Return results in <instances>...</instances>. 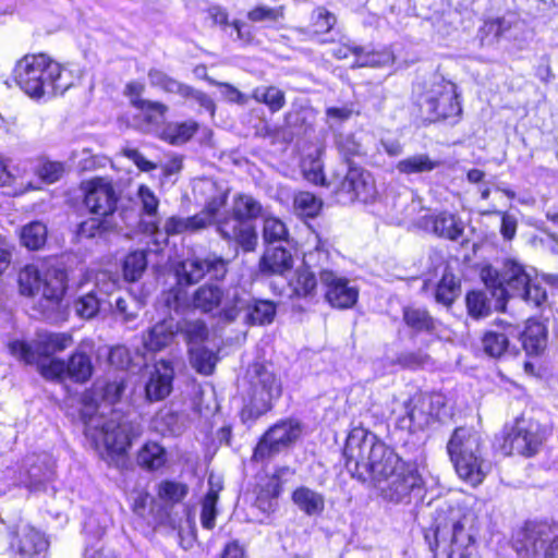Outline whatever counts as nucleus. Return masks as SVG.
Instances as JSON below:
<instances>
[{
	"mask_svg": "<svg viewBox=\"0 0 558 558\" xmlns=\"http://www.w3.org/2000/svg\"><path fill=\"white\" fill-rule=\"evenodd\" d=\"M347 471L361 482L371 480L385 500L408 502L420 493L422 476L377 436L362 427L351 429L343 449Z\"/></svg>",
	"mask_w": 558,
	"mask_h": 558,
	"instance_id": "f257e3e1",
	"label": "nucleus"
},
{
	"mask_svg": "<svg viewBox=\"0 0 558 558\" xmlns=\"http://www.w3.org/2000/svg\"><path fill=\"white\" fill-rule=\"evenodd\" d=\"M124 390V381L116 379L101 387L96 386L83 396L81 420L85 426L84 434L95 449H104L109 454H124L133 439L142 433L140 424L126 416L112 413L111 417L106 418L102 414H98V397H101L105 402L114 404L121 399Z\"/></svg>",
	"mask_w": 558,
	"mask_h": 558,
	"instance_id": "f03ea898",
	"label": "nucleus"
},
{
	"mask_svg": "<svg viewBox=\"0 0 558 558\" xmlns=\"http://www.w3.org/2000/svg\"><path fill=\"white\" fill-rule=\"evenodd\" d=\"M475 512L464 507L444 506L436 510L433 522L435 558H469L477 530Z\"/></svg>",
	"mask_w": 558,
	"mask_h": 558,
	"instance_id": "7ed1b4c3",
	"label": "nucleus"
},
{
	"mask_svg": "<svg viewBox=\"0 0 558 558\" xmlns=\"http://www.w3.org/2000/svg\"><path fill=\"white\" fill-rule=\"evenodd\" d=\"M481 277L492 295L497 299L499 310L505 308L509 298H520L536 307L547 300L545 289L533 280L524 265L514 259H505L499 267H483Z\"/></svg>",
	"mask_w": 558,
	"mask_h": 558,
	"instance_id": "20e7f679",
	"label": "nucleus"
},
{
	"mask_svg": "<svg viewBox=\"0 0 558 558\" xmlns=\"http://www.w3.org/2000/svg\"><path fill=\"white\" fill-rule=\"evenodd\" d=\"M167 306L177 313L191 306L203 314H211L223 322H234L245 303V292L239 287L222 288L214 282H206L194 290L190 303L180 289L171 290L165 300Z\"/></svg>",
	"mask_w": 558,
	"mask_h": 558,
	"instance_id": "39448f33",
	"label": "nucleus"
},
{
	"mask_svg": "<svg viewBox=\"0 0 558 558\" xmlns=\"http://www.w3.org/2000/svg\"><path fill=\"white\" fill-rule=\"evenodd\" d=\"M13 80L31 98L39 99L63 93L68 84L62 83L61 65L47 54H26L13 69Z\"/></svg>",
	"mask_w": 558,
	"mask_h": 558,
	"instance_id": "423d86ee",
	"label": "nucleus"
},
{
	"mask_svg": "<svg viewBox=\"0 0 558 558\" xmlns=\"http://www.w3.org/2000/svg\"><path fill=\"white\" fill-rule=\"evenodd\" d=\"M447 451L459 477L472 486L481 484L492 469L484 457L481 435L472 428L458 427L453 430Z\"/></svg>",
	"mask_w": 558,
	"mask_h": 558,
	"instance_id": "0eeeda50",
	"label": "nucleus"
},
{
	"mask_svg": "<svg viewBox=\"0 0 558 558\" xmlns=\"http://www.w3.org/2000/svg\"><path fill=\"white\" fill-rule=\"evenodd\" d=\"M252 371L248 400L241 412L244 422L268 412L272 401L281 395V385L272 372L262 364L253 365Z\"/></svg>",
	"mask_w": 558,
	"mask_h": 558,
	"instance_id": "6e6552de",
	"label": "nucleus"
},
{
	"mask_svg": "<svg viewBox=\"0 0 558 558\" xmlns=\"http://www.w3.org/2000/svg\"><path fill=\"white\" fill-rule=\"evenodd\" d=\"M54 462L47 454L27 457L23 470L16 474L8 468L0 478V496L5 494L10 486H24L31 492H39L53 480Z\"/></svg>",
	"mask_w": 558,
	"mask_h": 558,
	"instance_id": "1a4fd4ad",
	"label": "nucleus"
},
{
	"mask_svg": "<svg viewBox=\"0 0 558 558\" xmlns=\"http://www.w3.org/2000/svg\"><path fill=\"white\" fill-rule=\"evenodd\" d=\"M21 293L28 296L41 294L52 304H57L66 290V274L63 269L48 268L41 274L34 265H26L19 272Z\"/></svg>",
	"mask_w": 558,
	"mask_h": 558,
	"instance_id": "9d476101",
	"label": "nucleus"
},
{
	"mask_svg": "<svg viewBox=\"0 0 558 558\" xmlns=\"http://www.w3.org/2000/svg\"><path fill=\"white\" fill-rule=\"evenodd\" d=\"M445 404L441 395L416 393L403 403L404 415L398 418V427L410 433L424 430L440 420Z\"/></svg>",
	"mask_w": 558,
	"mask_h": 558,
	"instance_id": "9b49d317",
	"label": "nucleus"
},
{
	"mask_svg": "<svg viewBox=\"0 0 558 558\" xmlns=\"http://www.w3.org/2000/svg\"><path fill=\"white\" fill-rule=\"evenodd\" d=\"M421 112L430 122L457 118L462 112L458 100L457 86L440 78L423 95Z\"/></svg>",
	"mask_w": 558,
	"mask_h": 558,
	"instance_id": "f8f14e48",
	"label": "nucleus"
},
{
	"mask_svg": "<svg viewBox=\"0 0 558 558\" xmlns=\"http://www.w3.org/2000/svg\"><path fill=\"white\" fill-rule=\"evenodd\" d=\"M302 424L294 418L281 420L260 437L254 448L252 459L265 461L290 448L302 435Z\"/></svg>",
	"mask_w": 558,
	"mask_h": 558,
	"instance_id": "ddd939ff",
	"label": "nucleus"
},
{
	"mask_svg": "<svg viewBox=\"0 0 558 558\" xmlns=\"http://www.w3.org/2000/svg\"><path fill=\"white\" fill-rule=\"evenodd\" d=\"M229 260L216 253L204 257L186 258L177 266L179 286L195 284L209 275L213 280L221 281L228 272Z\"/></svg>",
	"mask_w": 558,
	"mask_h": 558,
	"instance_id": "4468645a",
	"label": "nucleus"
},
{
	"mask_svg": "<svg viewBox=\"0 0 558 558\" xmlns=\"http://www.w3.org/2000/svg\"><path fill=\"white\" fill-rule=\"evenodd\" d=\"M335 193L341 204H350L354 201L368 203L375 199L377 189L369 171L349 165L347 173L335 187Z\"/></svg>",
	"mask_w": 558,
	"mask_h": 558,
	"instance_id": "2eb2a0df",
	"label": "nucleus"
},
{
	"mask_svg": "<svg viewBox=\"0 0 558 558\" xmlns=\"http://www.w3.org/2000/svg\"><path fill=\"white\" fill-rule=\"evenodd\" d=\"M81 189L84 192V204L90 214L114 217L119 197L111 180L96 177L82 182Z\"/></svg>",
	"mask_w": 558,
	"mask_h": 558,
	"instance_id": "dca6fc26",
	"label": "nucleus"
},
{
	"mask_svg": "<svg viewBox=\"0 0 558 558\" xmlns=\"http://www.w3.org/2000/svg\"><path fill=\"white\" fill-rule=\"evenodd\" d=\"M73 344V338L66 332H46L38 336L36 350L23 341H13L9 344L11 354L27 364L37 362V355L49 356L61 352Z\"/></svg>",
	"mask_w": 558,
	"mask_h": 558,
	"instance_id": "f3484780",
	"label": "nucleus"
},
{
	"mask_svg": "<svg viewBox=\"0 0 558 558\" xmlns=\"http://www.w3.org/2000/svg\"><path fill=\"white\" fill-rule=\"evenodd\" d=\"M543 442L539 425L536 422L519 418L505 437L502 449L508 454L534 456Z\"/></svg>",
	"mask_w": 558,
	"mask_h": 558,
	"instance_id": "a211bd4d",
	"label": "nucleus"
},
{
	"mask_svg": "<svg viewBox=\"0 0 558 558\" xmlns=\"http://www.w3.org/2000/svg\"><path fill=\"white\" fill-rule=\"evenodd\" d=\"M551 536V529L545 524L527 525L513 543L518 558H545Z\"/></svg>",
	"mask_w": 558,
	"mask_h": 558,
	"instance_id": "6ab92c4d",
	"label": "nucleus"
},
{
	"mask_svg": "<svg viewBox=\"0 0 558 558\" xmlns=\"http://www.w3.org/2000/svg\"><path fill=\"white\" fill-rule=\"evenodd\" d=\"M217 233L227 241H234L242 246L244 251H253L256 245V233L254 228L236 216L225 214L214 220Z\"/></svg>",
	"mask_w": 558,
	"mask_h": 558,
	"instance_id": "aec40b11",
	"label": "nucleus"
},
{
	"mask_svg": "<svg viewBox=\"0 0 558 558\" xmlns=\"http://www.w3.org/2000/svg\"><path fill=\"white\" fill-rule=\"evenodd\" d=\"M319 278L322 284L326 288V300L332 307L350 308L356 303L357 289L351 287L348 279L327 269L319 272Z\"/></svg>",
	"mask_w": 558,
	"mask_h": 558,
	"instance_id": "412c9836",
	"label": "nucleus"
},
{
	"mask_svg": "<svg viewBox=\"0 0 558 558\" xmlns=\"http://www.w3.org/2000/svg\"><path fill=\"white\" fill-rule=\"evenodd\" d=\"M48 548L45 536L34 527L24 525L12 535L10 549L19 558H33L44 554Z\"/></svg>",
	"mask_w": 558,
	"mask_h": 558,
	"instance_id": "4be33fe9",
	"label": "nucleus"
},
{
	"mask_svg": "<svg viewBox=\"0 0 558 558\" xmlns=\"http://www.w3.org/2000/svg\"><path fill=\"white\" fill-rule=\"evenodd\" d=\"M497 327L500 330H488L482 337V349L484 353L490 357L499 359L504 356L510 347V338L517 337L519 331L515 326L505 323L497 322Z\"/></svg>",
	"mask_w": 558,
	"mask_h": 558,
	"instance_id": "5701e85b",
	"label": "nucleus"
},
{
	"mask_svg": "<svg viewBox=\"0 0 558 558\" xmlns=\"http://www.w3.org/2000/svg\"><path fill=\"white\" fill-rule=\"evenodd\" d=\"M137 197L141 202V213L149 218L148 220H141L140 228L145 234L153 236L154 242L157 243L158 236L161 235L159 219L157 217L159 199L146 185L138 187Z\"/></svg>",
	"mask_w": 558,
	"mask_h": 558,
	"instance_id": "b1692460",
	"label": "nucleus"
},
{
	"mask_svg": "<svg viewBox=\"0 0 558 558\" xmlns=\"http://www.w3.org/2000/svg\"><path fill=\"white\" fill-rule=\"evenodd\" d=\"M424 227L437 236L450 241H457L464 232L463 221L448 211L424 217Z\"/></svg>",
	"mask_w": 558,
	"mask_h": 558,
	"instance_id": "393cba45",
	"label": "nucleus"
},
{
	"mask_svg": "<svg viewBox=\"0 0 558 558\" xmlns=\"http://www.w3.org/2000/svg\"><path fill=\"white\" fill-rule=\"evenodd\" d=\"M293 256L290 250L281 244L268 247L259 260V270L263 275L286 276L293 268Z\"/></svg>",
	"mask_w": 558,
	"mask_h": 558,
	"instance_id": "a878e982",
	"label": "nucleus"
},
{
	"mask_svg": "<svg viewBox=\"0 0 558 558\" xmlns=\"http://www.w3.org/2000/svg\"><path fill=\"white\" fill-rule=\"evenodd\" d=\"M173 368L170 362L160 361L156 364L146 384L145 391L149 401H160L172 390Z\"/></svg>",
	"mask_w": 558,
	"mask_h": 558,
	"instance_id": "bb28decb",
	"label": "nucleus"
},
{
	"mask_svg": "<svg viewBox=\"0 0 558 558\" xmlns=\"http://www.w3.org/2000/svg\"><path fill=\"white\" fill-rule=\"evenodd\" d=\"M204 191L209 194L208 198L205 202L204 208L197 215L198 218H202L203 227L206 229L207 227L214 223V220L219 218L220 210L226 206L229 190L221 185H218L214 181H206L204 183Z\"/></svg>",
	"mask_w": 558,
	"mask_h": 558,
	"instance_id": "cd10ccee",
	"label": "nucleus"
},
{
	"mask_svg": "<svg viewBox=\"0 0 558 558\" xmlns=\"http://www.w3.org/2000/svg\"><path fill=\"white\" fill-rule=\"evenodd\" d=\"M178 328L179 322L171 317L158 322L143 336L144 347L148 351H161L173 342Z\"/></svg>",
	"mask_w": 558,
	"mask_h": 558,
	"instance_id": "c85d7f7f",
	"label": "nucleus"
},
{
	"mask_svg": "<svg viewBox=\"0 0 558 558\" xmlns=\"http://www.w3.org/2000/svg\"><path fill=\"white\" fill-rule=\"evenodd\" d=\"M461 294V280L452 269L447 265L442 270L440 280L437 282L434 291V299L437 304L451 308L456 300Z\"/></svg>",
	"mask_w": 558,
	"mask_h": 558,
	"instance_id": "c756f323",
	"label": "nucleus"
},
{
	"mask_svg": "<svg viewBox=\"0 0 558 558\" xmlns=\"http://www.w3.org/2000/svg\"><path fill=\"white\" fill-rule=\"evenodd\" d=\"M292 501L310 517L319 515L325 509L324 495L306 486H300L292 493Z\"/></svg>",
	"mask_w": 558,
	"mask_h": 558,
	"instance_id": "7c9ffc66",
	"label": "nucleus"
},
{
	"mask_svg": "<svg viewBox=\"0 0 558 558\" xmlns=\"http://www.w3.org/2000/svg\"><path fill=\"white\" fill-rule=\"evenodd\" d=\"M208 490L202 501L201 523L204 529L213 530L216 525L217 501L222 484L219 478L213 475L208 478Z\"/></svg>",
	"mask_w": 558,
	"mask_h": 558,
	"instance_id": "2f4dec72",
	"label": "nucleus"
},
{
	"mask_svg": "<svg viewBox=\"0 0 558 558\" xmlns=\"http://www.w3.org/2000/svg\"><path fill=\"white\" fill-rule=\"evenodd\" d=\"M522 347L529 355H537L547 343V333L545 326L536 320H529L524 330L519 332Z\"/></svg>",
	"mask_w": 558,
	"mask_h": 558,
	"instance_id": "473e14b6",
	"label": "nucleus"
},
{
	"mask_svg": "<svg viewBox=\"0 0 558 558\" xmlns=\"http://www.w3.org/2000/svg\"><path fill=\"white\" fill-rule=\"evenodd\" d=\"M441 166V161L427 154H415L398 161L396 169L405 175L429 173Z\"/></svg>",
	"mask_w": 558,
	"mask_h": 558,
	"instance_id": "72a5a7b5",
	"label": "nucleus"
},
{
	"mask_svg": "<svg viewBox=\"0 0 558 558\" xmlns=\"http://www.w3.org/2000/svg\"><path fill=\"white\" fill-rule=\"evenodd\" d=\"M403 320L409 328L417 333H432L437 327V320L423 307H404Z\"/></svg>",
	"mask_w": 558,
	"mask_h": 558,
	"instance_id": "f704fd0d",
	"label": "nucleus"
},
{
	"mask_svg": "<svg viewBox=\"0 0 558 558\" xmlns=\"http://www.w3.org/2000/svg\"><path fill=\"white\" fill-rule=\"evenodd\" d=\"M106 303L105 292L97 286L75 301L74 311L81 318L90 319L100 312Z\"/></svg>",
	"mask_w": 558,
	"mask_h": 558,
	"instance_id": "c9c22d12",
	"label": "nucleus"
},
{
	"mask_svg": "<svg viewBox=\"0 0 558 558\" xmlns=\"http://www.w3.org/2000/svg\"><path fill=\"white\" fill-rule=\"evenodd\" d=\"M395 56L388 48L381 50H366L364 47L354 49V62L352 68H379L392 64Z\"/></svg>",
	"mask_w": 558,
	"mask_h": 558,
	"instance_id": "e433bc0d",
	"label": "nucleus"
},
{
	"mask_svg": "<svg viewBox=\"0 0 558 558\" xmlns=\"http://www.w3.org/2000/svg\"><path fill=\"white\" fill-rule=\"evenodd\" d=\"M246 306L241 310L245 313V323L250 325H266L270 324L276 314V307L269 301H255L251 303L245 294Z\"/></svg>",
	"mask_w": 558,
	"mask_h": 558,
	"instance_id": "4c0bfd02",
	"label": "nucleus"
},
{
	"mask_svg": "<svg viewBox=\"0 0 558 558\" xmlns=\"http://www.w3.org/2000/svg\"><path fill=\"white\" fill-rule=\"evenodd\" d=\"M202 225V218H198L197 215L187 218L171 216L166 219L163 231L161 230V235H159L158 239L162 236V242L166 243L168 236L181 234L187 231L196 232L203 230L204 227ZM158 243L159 241L156 244Z\"/></svg>",
	"mask_w": 558,
	"mask_h": 558,
	"instance_id": "58836bf2",
	"label": "nucleus"
},
{
	"mask_svg": "<svg viewBox=\"0 0 558 558\" xmlns=\"http://www.w3.org/2000/svg\"><path fill=\"white\" fill-rule=\"evenodd\" d=\"M136 462L143 469L158 470L167 462L166 449L156 441H148L138 450Z\"/></svg>",
	"mask_w": 558,
	"mask_h": 558,
	"instance_id": "ea45409f",
	"label": "nucleus"
},
{
	"mask_svg": "<svg viewBox=\"0 0 558 558\" xmlns=\"http://www.w3.org/2000/svg\"><path fill=\"white\" fill-rule=\"evenodd\" d=\"M118 228V222L114 217H92L80 223L77 234L82 238H96L105 233L111 232Z\"/></svg>",
	"mask_w": 558,
	"mask_h": 558,
	"instance_id": "a19ab883",
	"label": "nucleus"
},
{
	"mask_svg": "<svg viewBox=\"0 0 558 558\" xmlns=\"http://www.w3.org/2000/svg\"><path fill=\"white\" fill-rule=\"evenodd\" d=\"M252 98L266 105L271 112L281 110L286 105L284 92L276 86H258L253 89Z\"/></svg>",
	"mask_w": 558,
	"mask_h": 558,
	"instance_id": "79ce46f5",
	"label": "nucleus"
},
{
	"mask_svg": "<svg viewBox=\"0 0 558 558\" xmlns=\"http://www.w3.org/2000/svg\"><path fill=\"white\" fill-rule=\"evenodd\" d=\"M66 366L68 377L76 383H84L92 376V361L84 352H74L66 363Z\"/></svg>",
	"mask_w": 558,
	"mask_h": 558,
	"instance_id": "37998d69",
	"label": "nucleus"
},
{
	"mask_svg": "<svg viewBox=\"0 0 558 558\" xmlns=\"http://www.w3.org/2000/svg\"><path fill=\"white\" fill-rule=\"evenodd\" d=\"M231 213L240 220L248 222L262 214V205L251 195L238 194L233 198Z\"/></svg>",
	"mask_w": 558,
	"mask_h": 558,
	"instance_id": "c03bdc74",
	"label": "nucleus"
},
{
	"mask_svg": "<svg viewBox=\"0 0 558 558\" xmlns=\"http://www.w3.org/2000/svg\"><path fill=\"white\" fill-rule=\"evenodd\" d=\"M47 240V227L40 221H33L21 231V242L28 250L41 248Z\"/></svg>",
	"mask_w": 558,
	"mask_h": 558,
	"instance_id": "a18cd8bd",
	"label": "nucleus"
},
{
	"mask_svg": "<svg viewBox=\"0 0 558 558\" xmlns=\"http://www.w3.org/2000/svg\"><path fill=\"white\" fill-rule=\"evenodd\" d=\"M190 361L193 368L199 374L210 375L215 368L217 357L205 347L196 345L190 349Z\"/></svg>",
	"mask_w": 558,
	"mask_h": 558,
	"instance_id": "49530a36",
	"label": "nucleus"
},
{
	"mask_svg": "<svg viewBox=\"0 0 558 558\" xmlns=\"http://www.w3.org/2000/svg\"><path fill=\"white\" fill-rule=\"evenodd\" d=\"M290 287L296 296H312L315 293L317 280L315 275L304 267L296 270L294 279L290 281Z\"/></svg>",
	"mask_w": 558,
	"mask_h": 558,
	"instance_id": "de8ad7c7",
	"label": "nucleus"
},
{
	"mask_svg": "<svg viewBox=\"0 0 558 558\" xmlns=\"http://www.w3.org/2000/svg\"><path fill=\"white\" fill-rule=\"evenodd\" d=\"M322 206L323 202L310 192H300L294 196L293 207L299 216L314 218Z\"/></svg>",
	"mask_w": 558,
	"mask_h": 558,
	"instance_id": "09e8293b",
	"label": "nucleus"
},
{
	"mask_svg": "<svg viewBox=\"0 0 558 558\" xmlns=\"http://www.w3.org/2000/svg\"><path fill=\"white\" fill-rule=\"evenodd\" d=\"M465 305L469 316L474 319H481L490 314V303L483 291L468 292Z\"/></svg>",
	"mask_w": 558,
	"mask_h": 558,
	"instance_id": "8fccbe9b",
	"label": "nucleus"
},
{
	"mask_svg": "<svg viewBox=\"0 0 558 558\" xmlns=\"http://www.w3.org/2000/svg\"><path fill=\"white\" fill-rule=\"evenodd\" d=\"M148 80L151 86L159 87L166 93L180 95L187 90L185 84L180 83L158 69H150L148 71Z\"/></svg>",
	"mask_w": 558,
	"mask_h": 558,
	"instance_id": "3c124183",
	"label": "nucleus"
},
{
	"mask_svg": "<svg viewBox=\"0 0 558 558\" xmlns=\"http://www.w3.org/2000/svg\"><path fill=\"white\" fill-rule=\"evenodd\" d=\"M197 123L193 121L170 124L163 131L165 138L173 145L186 143L197 131Z\"/></svg>",
	"mask_w": 558,
	"mask_h": 558,
	"instance_id": "603ef678",
	"label": "nucleus"
},
{
	"mask_svg": "<svg viewBox=\"0 0 558 558\" xmlns=\"http://www.w3.org/2000/svg\"><path fill=\"white\" fill-rule=\"evenodd\" d=\"M289 232L282 220L274 216L264 219L263 238L267 243L288 242Z\"/></svg>",
	"mask_w": 558,
	"mask_h": 558,
	"instance_id": "864d4df0",
	"label": "nucleus"
},
{
	"mask_svg": "<svg viewBox=\"0 0 558 558\" xmlns=\"http://www.w3.org/2000/svg\"><path fill=\"white\" fill-rule=\"evenodd\" d=\"M283 7L259 4L250 10L246 17L252 23L274 24L283 19Z\"/></svg>",
	"mask_w": 558,
	"mask_h": 558,
	"instance_id": "5fc2aeb1",
	"label": "nucleus"
},
{
	"mask_svg": "<svg viewBox=\"0 0 558 558\" xmlns=\"http://www.w3.org/2000/svg\"><path fill=\"white\" fill-rule=\"evenodd\" d=\"M147 267L146 253L144 251H135L130 253L123 264L124 277L129 281L140 279Z\"/></svg>",
	"mask_w": 558,
	"mask_h": 558,
	"instance_id": "6e6d98bb",
	"label": "nucleus"
},
{
	"mask_svg": "<svg viewBox=\"0 0 558 558\" xmlns=\"http://www.w3.org/2000/svg\"><path fill=\"white\" fill-rule=\"evenodd\" d=\"M178 333H182L189 343H198L207 338L208 329L201 319L179 322Z\"/></svg>",
	"mask_w": 558,
	"mask_h": 558,
	"instance_id": "4d7b16f0",
	"label": "nucleus"
},
{
	"mask_svg": "<svg viewBox=\"0 0 558 558\" xmlns=\"http://www.w3.org/2000/svg\"><path fill=\"white\" fill-rule=\"evenodd\" d=\"M336 23V15L324 7H318L312 12L311 27L314 35H320L330 32Z\"/></svg>",
	"mask_w": 558,
	"mask_h": 558,
	"instance_id": "13d9d810",
	"label": "nucleus"
},
{
	"mask_svg": "<svg viewBox=\"0 0 558 558\" xmlns=\"http://www.w3.org/2000/svg\"><path fill=\"white\" fill-rule=\"evenodd\" d=\"M132 105L140 109L150 123H160L168 109L167 106L161 102L142 98L132 99Z\"/></svg>",
	"mask_w": 558,
	"mask_h": 558,
	"instance_id": "bf43d9fd",
	"label": "nucleus"
},
{
	"mask_svg": "<svg viewBox=\"0 0 558 558\" xmlns=\"http://www.w3.org/2000/svg\"><path fill=\"white\" fill-rule=\"evenodd\" d=\"M189 493V487L185 484L174 481H163L158 486V496L166 501L179 502Z\"/></svg>",
	"mask_w": 558,
	"mask_h": 558,
	"instance_id": "052dcab7",
	"label": "nucleus"
},
{
	"mask_svg": "<svg viewBox=\"0 0 558 558\" xmlns=\"http://www.w3.org/2000/svg\"><path fill=\"white\" fill-rule=\"evenodd\" d=\"M38 369L46 379L54 380L68 377V366L62 360L43 361L38 363Z\"/></svg>",
	"mask_w": 558,
	"mask_h": 558,
	"instance_id": "680f3d73",
	"label": "nucleus"
},
{
	"mask_svg": "<svg viewBox=\"0 0 558 558\" xmlns=\"http://www.w3.org/2000/svg\"><path fill=\"white\" fill-rule=\"evenodd\" d=\"M336 145L339 153L347 159L361 153V144L355 141L352 134L337 135Z\"/></svg>",
	"mask_w": 558,
	"mask_h": 558,
	"instance_id": "e2e57ef3",
	"label": "nucleus"
},
{
	"mask_svg": "<svg viewBox=\"0 0 558 558\" xmlns=\"http://www.w3.org/2000/svg\"><path fill=\"white\" fill-rule=\"evenodd\" d=\"M186 92L180 94L182 98L195 100L199 105V107L204 108L211 116H214L216 106L214 100L207 94L194 89L189 85H186Z\"/></svg>",
	"mask_w": 558,
	"mask_h": 558,
	"instance_id": "0e129e2a",
	"label": "nucleus"
},
{
	"mask_svg": "<svg viewBox=\"0 0 558 558\" xmlns=\"http://www.w3.org/2000/svg\"><path fill=\"white\" fill-rule=\"evenodd\" d=\"M64 173V166L59 161H46L38 170L39 177L48 182L53 183L58 181Z\"/></svg>",
	"mask_w": 558,
	"mask_h": 558,
	"instance_id": "69168bd1",
	"label": "nucleus"
},
{
	"mask_svg": "<svg viewBox=\"0 0 558 558\" xmlns=\"http://www.w3.org/2000/svg\"><path fill=\"white\" fill-rule=\"evenodd\" d=\"M494 214L501 216V227L500 232L506 240H511L515 235L517 232V219L514 216L509 215L508 213H501L499 210H494Z\"/></svg>",
	"mask_w": 558,
	"mask_h": 558,
	"instance_id": "338daca9",
	"label": "nucleus"
},
{
	"mask_svg": "<svg viewBox=\"0 0 558 558\" xmlns=\"http://www.w3.org/2000/svg\"><path fill=\"white\" fill-rule=\"evenodd\" d=\"M124 155L132 160L140 170L142 171H153L157 168V165L147 160L142 153H140L135 148H126L124 149Z\"/></svg>",
	"mask_w": 558,
	"mask_h": 558,
	"instance_id": "774afa93",
	"label": "nucleus"
}]
</instances>
